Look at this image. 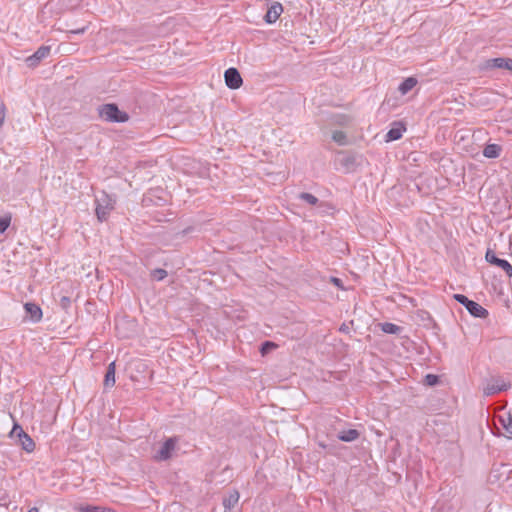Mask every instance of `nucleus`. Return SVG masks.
Segmentation results:
<instances>
[{
  "instance_id": "16",
  "label": "nucleus",
  "mask_w": 512,
  "mask_h": 512,
  "mask_svg": "<svg viewBox=\"0 0 512 512\" xmlns=\"http://www.w3.org/2000/svg\"><path fill=\"white\" fill-rule=\"evenodd\" d=\"M337 437L343 442H353L360 437V432L357 429L343 430L338 433Z\"/></svg>"
},
{
  "instance_id": "8",
  "label": "nucleus",
  "mask_w": 512,
  "mask_h": 512,
  "mask_svg": "<svg viewBox=\"0 0 512 512\" xmlns=\"http://www.w3.org/2000/svg\"><path fill=\"white\" fill-rule=\"evenodd\" d=\"M224 79L227 87L233 90L240 88L243 84L240 72L234 67L228 68L225 71Z\"/></svg>"
},
{
  "instance_id": "19",
  "label": "nucleus",
  "mask_w": 512,
  "mask_h": 512,
  "mask_svg": "<svg viewBox=\"0 0 512 512\" xmlns=\"http://www.w3.org/2000/svg\"><path fill=\"white\" fill-rule=\"evenodd\" d=\"M381 330L387 334L398 335L402 332L403 328L391 322H384L379 324Z\"/></svg>"
},
{
  "instance_id": "10",
  "label": "nucleus",
  "mask_w": 512,
  "mask_h": 512,
  "mask_svg": "<svg viewBox=\"0 0 512 512\" xmlns=\"http://www.w3.org/2000/svg\"><path fill=\"white\" fill-rule=\"evenodd\" d=\"M24 310L33 323H38L42 320L43 312L38 304L34 302H27L24 304Z\"/></svg>"
},
{
  "instance_id": "12",
  "label": "nucleus",
  "mask_w": 512,
  "mask_h": 512,
  "mask_svg": "<svg viewBox=\"0 0 512 512\" xmlns=\"http://www.w3.org/2000/svg\"><path fill=\"white\" fill-rule=\"evenodd\" d=\"M282 12V5L278 2H275L270 7H268L267 12L264 16V20L269 24L274 23L280 17Z\"/></svg>"
},
{
  "instance_id": "6",
  "label": "nucleus",
  "mask_w": 512,
  "mask_h": 512,
  "mask_svg": "<svg viewBox=\"0 0 512 512\" xmlns=\"http://www.w3.org/2000/svg\"><path fill=\"white\" fill-rule=\"evenodd\" d=\"M339 154L341 155L339 162L341 166L346 169L347 172L355 171L356 168L360 165V162L358 161L359 156L357 154L345 151H341L339 152Z\"/></svg>"
},
{
  "instance_id": "2",
  "label": "nucleus",
  "mask_w": 512,
  "mask_h": 512,
  "mask_svg": "<svg viewBox=\"0 0 512 512\" xmlns=\"http://www.w3.org/2000/svg\"><path fill=\"white\" fill-rule=\"evenodd\" d=\"M95 213L100 222L106 221L110 212L114 209L115 199L110 195L103 193L101 198H96Z\"/></svg>"
},
{
  "instance_id": "22",
  "label": "nucleus",
  "mask_w": 512,
  "mask_h": 512,
  "mask_svg": "<svg viewBox=\"0 0 512 512\" xmlns=\"http://www.w3.org/2000/svg\"><path fill=\"white\" fill-rule=\"evenodd\" d=\"M79 511H81V512H115L113 509H110V508H103L100 506H93V505L81 506L79 508Z\"/></svg>"
},
{
  "instance_id": "17",
  "label": "nucleus",
  "mask_w": 512,
  "mask_h": 512,
  "mask_svg": "<svg viewBox=\"0 0 512 512\" xmlns=\"http://www.w3.org/2000/svg\"><path fill=\"white\" fill-rule=\"evenodd\" d=\"M115 371H116V365L115 362H111L106 370L105 376H104V386L105 387H113L115 385Z\"/></svg>"
},
{
  "instance_id": "20",
  "label": "nucleus",
  "mask_w": 512,
  "mask_h": 512,
  "mask_svg": "<svg viewBox=\"0 0 512 512\" xmlns=\"http://www.w3.org/2000/svg\"><path fill=\"white\" fill-rule=\"evenodd\" d=\"M506 57L492 58L487 60L486 67L491 69H504L507 65Z\"/></svg>"
},
{
  "instance_id": "31",
  "label": "nucleus",
  "mask_w": 512,
  "mask_h": 512,
  "mask_svg": "<svg viewBox=\"0 0 512 512\" xmlns=\"http://www.w3.org/2000/svg\"><path fill=\"white\" fill-rule=\"evenodd\" d=\"M330 282L333 283L337 288L344 289L343 282L340 278L331 277Z\"/></svg>"
},
{
  "instance_id": "1",
  "label": "nucleus",
  "mask_w": 512,
  "mask_h": 512,
  "mask_svg": "<svg viewBox=\"0 0 512 512\" xmlns=\"http://www.w3.org/2000/svg\"><path fill=\"white\" fill-rule=\"evenodd\" d=\"M100 118L108 122L124 123L129 120L127 112L119 109L115 103L100 105L98 108Z\"/></svg>"
},
{
  "instance_id": "9",
  "label": "nucleus",
  "mask_w": 512,
  "mask_h": 512,
  "mask_svg": "<svg viewBox=\"0 0 512 512\" xmlns=\"http://www.w3.org/2000/svg\"><path fill=\"white\" fill-rule=\"evenodd\" d=\"M177 439L176 438H168L162 444L160 450L156 455V459L160 461H166L172 457V452L176 447Z\"/></svg>"
},
{
  "instance_id": "13",
  "label": "nucleus",
  "mask_w": 512,
  "mask_h": 512,
  "mask_svg": "<svg viewBox=\"0 0 512 512\" xmlns=\"http://www.w3.org/2000/svg\"><path fill=\"white\" fill-rule=\"evenodd\" d=\"M239 498L240 494L237 490L229 492V494L223 498L224 512H231V509L238 503Z\"/></svg>"
},
{
  "instance_id": "29",
  "label": "nucleus",
  "mask_w": 512,
  "mask_h": 512,
  "mask_svg": "<svg viewBox=\"0 0 512 512\" xmlns=\"http://www.w3.org/2000/svg\"><path fill=\"white\" fill-rule=\"evenodd\" d=\"M59 305L62 309L68 310V308L71 306V299L68 296H62L59 301Z\"/></svg>"
},
{
  "instance_id": "11",
  "label": "nucleus",
  "mask_w": 512,
  "mask_h": 512,
  "mask_svg": "<svg viewBox=\"0 0 512 512\" xmlns=\"http://www.w3.org/2000/svg\"><path fill=\"white\" fill-rule=\"evenodd\" d=\"M508 387H509V385L506 384L502 379H500V378L492 379L491 382H489L486 385V387L484 388V394L486 396L498 394L502 391L507 390Z\"/></svg>"
},
{
  "instance_id": "15",
  "label": "nucleus",
  "mask_w": 512,
  "mask_h": 512,
  "mask_svg": "<svg viewBox=\"0 0 512 512\" xmlns=\"http://www.w3.org/2000/svg\"><path fill=\"white\" fill-rule=\"evenodd\" d=\"M502 146L498 144H486L483 149V155L486 158L495 159L498 158L502 152Z\"/></svg>"
},
{
  "instance_id": "32",
  "label": "nucleus",
  "mask_w": 512,
  "mask_h": 512,
  "mask_svg": "<svg viewBox=\"0 0 512 512\" xmlns=\"http://www.w3.org/2000/svg\"><path fill=\"white\" fill-rule=\"evenodd\" d=\"M504 69H507L512 72V58L507 59V65L505 66Z\"/></svg>"
},
{
  "instance_id": "33",
  "label": "nucleus",
  "mask_w": 512,
  "mask_h": 512,
  "mask_svg": "<svg viewBox=\"0 0 512 512\" xmlns=\"http://www.w3.org/2000/svg\"><path fill=\"white\" fill-rule=\"evenodd\" d=\"M85 30H86V28H85V27H83V28H81V29L73 30V31H71V32H72V33H75V34H82V33H84V32H85Z\"/></svg>"
},
{
  "instance_id": "27",
  "label": "nucleus",
  "mask_w": 512,
  "mask_h": 512,
  "mask_svg": "<svg viewBox=\"0 0 512 512\" xmlns=\"http://www.w3.org/2000/svg\"><path fill=\"white\" fill-rule=\"evenodd\" d=\"M11 216L5 215L0 217V233H4L10 226Z\"/></svg>"
},
{
  "instance_id": "30",
  "label": "nucleus",
  "mask_w": 512,
  "mask_h": 512,
  "mask_svg": "<svg viewBox=\"0 0 512 512\" xmlns=\"http://www.w3.org/2000/svg\"><path fill=\"white\" fill-rule=\"evenodd\" d=\"M6 116V107L3 102L0 103V127L3 125Z\"/></svg>"
},
{
  "instance_id": "36",
  "label": "nucleus",
  "mask_w": 512,
  "mask_h": 512,
  "mask_svg": "<svg viewBox=\"0 0 512 512\" xmlns=\"http://www.w3.org/2000/svg\"><path fill=\"white\" fill-rule=\"evenodd\" d=\"M27 512H38V509L36 507H33L29 509Z\"/></svg>"
},
{
  "instance_id": "21",
  "label": "nucleus",
  "mask_w": 512,
  "mask_h": 512,
  "mask_svg": "<svg viewBox=\"0 0 512 512\" xmlns=\"http://www.w3.org/2000/svg\"><path fill=\"white\" fill-rule=\"evenodd\" d=\"M417 84V79L414 77H408L406 78L400 85H399V91L401 94L405 95L409 91H411Z\"/></svg>"
},
{
  "instance_id": "25",
  "label": "nucleus",
  "mask_w": 512,
  "mask_h": 512,
  "mask_svg": "<svg viewBox=\"0 0 512 512\" xmlns=\"http://www.w3.org/2000/svg\"><path fill=\"white\" fill-rule=\"evenodd\" d=\"M167 277V271L162 268H156L151 271V278L156 281H162Z\"/></svg>"
},
{
  "instance_id": "7",
  "label": "nucleus",
  "mask_w": 512,
  "mask_h": 512,
  "mask_svg": "<svg viewBox=\"0 0 512 512\" xmlns=\"http://www.w3.org/2000/svg\"><path fill=\"white\" fill-rule=\"evenodd\" d=\"M50 51H51L50 46H45V45L40 46L34 52V54H32L31 56H29L25 59L27 66L30 68L37 67L43 59H45L46 57L49 56Z\"/></svg>"
},
{
  "instance_id": "14",
  "label": "nucleus",
  "mask_w": 512,
  "mask_h": 512,
  "mask_svg": "<svg viewBox=\"0 0 512 512\" xmlns=\"http://www.w3.org/2000/svg\"><path fill=\"white\" fill-rule=\"evenodd\" d=\"M405 130L406 128L402 123H394V126L386 134V141H396L400 139Z\"/></svg>"
},
{
  "instance_id": "18",
  "label": "nucleus",
  "mask_w": 512,
  "mask_h": 512,
  "mask_svg": "<svg viewBox=\"0 0 512 512\" xmlns=\"http://www.w3.org/2000/svg\"><path fill=\"white\" fill-rule=\"evenodd\" d=\"M499 422L505 431L504 435L508 439H512V418H511L510 414H508L506 417L499 416Z\"/></svg>"
},
{
  "instance_id": "23",
  "label": "nucleus",
  "mask_w": 512,
  "mask_h": 512,
  "mask_svg": "<svg viewBox=\"0 0 512 512\" xmlns=\"http://www.w3.org/2000/svg\"><path fill=\"white\" fill-rule=\"evenodd\" d=\"M332 139L341 146L348 144L347 136L343 131H334L332 134Z\"/></svg>"
},
{
  "instance_id": "35",
  "label": "nucleus",
  "mask_w": 512,
  "mask_h": 512,
  "mask_svg": "<svg viewBox=\"0 0 512 512\" xmlns=\"http://www.w3.org/2000/svg\"><path fill=\"white\" fill-rule=\"evenodd\" d=\"M191 230H192V228H191V227H189V228H187V229H184V230L182 231V234H183V235H185V234L189 233Z\"/></svg>"
},
{
  "instance_id": "4",
  "label": "nucleus",
  "mask_w": 512,
  "mask_h": 512,
  "mask_svg": "<svg viewBox=\"0 0 512 512\" xmlns=\"http://www.w3.org/2000/svg\"><path fill=\"white\" fill-rule=\"evenodd\" d=\"M10 437L17 438L18 444L21 445L22 449L26 452L30 453L34 451L35 442L18 423H14V426L10 432Z\"/></svg>"
},
{
  "instance_id": "3",
  "label": "nucleus",
  "mask_w": 512,
  "mask_h": 512,
  "mask_svg": "<svg viewBox=\"0 0 512 512\" xmlns=\"http://www.w3.org/2000/svg\"><path fill=\"white\" fill-rule=\"evenodd\" d=\"M453 298L458 303L462 304L472 316L477 318H486L488 316V311L484 307L477 302L468 299L465 295L454 294Z\"/></svg>"
},
{
  "instance_id": "5",
  "label": "nucleus",
  "mask_w": 512,
  "mask_h": 512,
  "mask_svg": "<svg viewBox=\"0 0 512 512\" xmlns=\"http://www.w3.org/2000/svg\"><path fill=\"white\" fill-rule=\"evenodd\" d=\"M485 259L491 265L501 268L509 278L512 277V265L507 260L499 258L493 250L486 251Z\"/></svg>"
},
{
  "instance_id": "26",
  "label": "nucleus",
  "mask_w": 512,
  "mask_h": 512,
  "mask_svg": "<svg viewBox=\"0 0 512 512\" xmlns=\"http://www.w3.org/2000/svg\"><path fill=\"white\" fill-rule=\"evenodd\" d=\"M275 348H277L276 343L272 341H264L260 346V353L264 356Z\"/></svg>"
},
{
  "instance_id": "28",
  "label": "nucleus",
  "mask_w": 512,
  "mask_h": 512,
  "mask_svg": "<svg viewBox=\"0 0 512 512\" xmlns=\"http://www.w3.org/2000/svg\"><path fill=\"white\" fill-rule=\"evenodd\" d=\"M439 376L435 374H427L424 378V383L427 386H435L439 383Z\"/></svg>"
},
{
  "instance_id": "34",
  "label": "nucleus",
  "mask_w": 512,
  "mask_h": 512,
  "mask_svg": "<svg viewBox=\"0 0 512 512\" xmlns=\"http://www.w3.org/2000/svg\"><path fill=\"white\" fill-rule=\"evenodd\" d=\"M349 328L346 324H342L341 327H340V331L341 332H348Z\"/></svg>"
},
{
  "instance_id": "24",
  "label": "nucleus",
  "mask_w": 512,
  "mask_h": 512,
  "mask_svg": "<svg viewBox=\"0 0 512 512\" xmlns=\"http://www.w3.org/2000/svg\"><path fill=\"white\" fill-rule=\"evenodd\" d=\"M299 199L307 202L308 204L314 206V205H317L319 200L316 196H314L313 194L311 193H307V192H302L299 194Z\"/></svg>"
}]
</instances>
